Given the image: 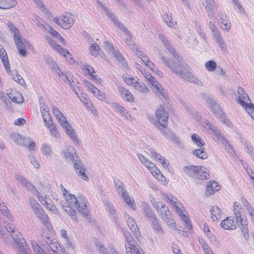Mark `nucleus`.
I'll return each mask as SVG.
<instances>
[{
	"label": "nucleus",
	"mask_w": 254,
	"mask_h": 254,
	"mask_svg": "<svg viewBox=\"0 0 254 254\" xmlns=\"http://www.w3.org/2000/svg\"><path fill=\"white\" fill-rule=\"evenodd\" d=\"M234 211L236 217V221L238 223V225L240 224V227L242 232L243 233L244 237L246 239H247L249 236L248 233V227L246 220L244 219L241 217L243 209L240 206L239 203L237 202H235L234 203Z\"/></svg>",
	"instance_id": "7"
},
{
	"label": "nucleus",
	"mask_w": 254,
	"mask_h": 254,
	"mask_svg": "<svg viewBox=\"0 0 254 254\" xmlns=\"http://www.w3.org/2000/svg\"><path fill=\"white\" fill-rule=\"evenodd\" d=\"M198 166H185L184 169V172L189 177L192 178L197 179V173L198 171Z\"/></svg>",
	"instance_id": "27"
},
{
	"label": "nucleus",
	"mask_w": 254,
	"mask_h": 254,
	"mask_svg": "<svg viewBox=\"0 0 254 254\" xmlns=\"http://www.w3.org/2000/svg\"><path fill=\"white\" fill-rule=\"evenodd\" d=\"M17 246L15 247L16 254H31V250L28 248L26 241L19 234L15 236H12Z\"/></svg>",
	"instance_id": "9"
},
{
	"label": "nucleus",
	"mask_w": 254,
	"mask_h": 254,
	"mask_svg": "<svg viewBox=\"0 0 254 254\" xmlns=\"http://www.w3.org/2000/svg\"><path fill=\"white\" fill-rule=\"evenodd\" d=\"M7 95L13 102L20 104L24 101L22 95L19 92H10L7 93Z\"/></svg>",
	"instance_id": "33"
},
{
	"label": "nucleus",
	"mask_w": 254,
	"mask_h": 254,
	"mask_svg": "<svg viewBox=\"0 0 254 254\" xmlns=\"http://www.w3.org/2000/svg\"><path fill=\"white\" fill-rule=\"evenodd\" d=\"M217 64L215 61L211 60L205 63V68L210 72H213L216 69Z\"/></svg>",
	"instance_id": "56"
},
{
	"label": "nucleus",
	"mask_w": 254,
	"mask_h": 254,
	"mask_svg": "<svg viewBox=\"0 0 254 254\" xmlns=\"http://www.w3.org/2000/svg\"><path fill=\"white\" fill-rule=\"evenodd\" d=\"M237 222H235L231 217H227V218L222 220L221 222V227L225 230H234L237 227Z\"/></svg>",
	"instance_id": "24"
},
{
	"label": "nucleus",
	"mask_w": 254,
	"mask_h": 254,
	"mask_svg": "<svg viewBox=\"0 0 254 254\" xmlns=\"http://www.w3.org/2000/svg\"><path fill=\"white\" fill-rule=\"evenodd\" d=\"M152 204L159 216L165 222L167 226L171 228L175 227V220L173 218L172 214L169 207L165 203L159 201L154 200L152 202Z\"/></svg>",
	"instance_id": "4"
},
{
	"label": "nucleus",
	"mask_w": 254,
	"mask_h": 254,
	"mask_svg": "<svg viewBox=\"0 0 254 254\" xmlns=\"http://www.w3.org/2000/svg\"><path fill=\"white\" fill-rule=\"evenodd\" d=\"M64 132L70 139L75 144L79 143L78 135L74 127L66 120L64 117Z\"/></svg>",
	"instance_id": "12"
},
{
	"label": "nucleus",
	"mask_w": 254,
	"mask_h": 254,
	"mask_svg": "<svg viewBox=\"0 0 254 254\" xmlns=\"http://www.w3.org/2000/svg\"><path fill=\"white\" fill-rule=\"evenodd\" d=\"M42 115L46 127H49V126H50L52 124H53L51 116L49 114V112L43 114Z\"/></svg>",
	"instance_id": "60"
},
{
	"label": "nucleus",
	"mask_w": 254,
	"mask_h": 254,
	"mask_svg": "<svg viewBox=\"0 0 254 254\" xmlns=\"http://www.w3.org/2000/svg\"><path fill=\"white\" fill-rule=\"evenodd\" d=\"M114 183L115 184L117 192L119 194H120L126 190L125 185L120 180L117 179H114Z\"/></svg>",
	"instance_id": "45"
},
{
	"label": "nucleus",
	"mask_w": 254,
	"mask_h": 254,
	"mask_svg": "<svg viewBox=\"0 0 254 254\" xmlns=\"http://www.w3.org/2000/svg\"><path fill=\"white\" fill-rule=\"evenodd\" d=\"M13 39L19 54L22 57H26L27 51L26 50V48L28 44L26 42L24 39L21 38L20 35L13 37Z\"/></svg>",
	"instance_id": "16"
},
{
	"label": "nucleus",
	"mask_w": 254,
	"mask_h": 254,
	"mask_svg": "<svg viewBox=\"0 0 254 254\" xmlns=\"http://www.w3.org/2000/svg\"><path fill=\"white\" fill-rule=\"evenodd\" d=\"M125 218L130 230L133 233L134 236L137 238L140 236L139 228L134 220V219L130 217L128 214H125Z\"/></svg>",
	"instance_id": "19"
},
{
	"label": "nucleus",
	"mask_w": 254,
	"mask_h": 254,
	"mask_svg": "<svg viewBox=\"0 0 254 254\" xmlns=\"http://www.w3.org/2000/svg\"><path fill=\"white\" fill-rule=\"evenodd\" d=\"M81 68L85 74H88L90 76L94 77L93 73L95 72L93 68L87 64H83Z\"/></svg>",
	"instance_id": "54"
},
{
	"label": "nucleus",
	"mask_w": 254,
	"mask_h": 254,
	"mask_svg": "<svg viewBox=\"0 0 254 254\" xmlns=\"http://www.w3.org/2000/svg\"><path fill=\"white\" fill-rule=\"evenodd\" d=\"M141 210L144 214V217L148 222L152 221L153 220L157 218L153 211L151 209L149 204L143 201L141 204Z\"/></svg>",
	"instance_id": "18"
},
{
	"label": "nucleus",
	"mask_w": 254,
	"mask_h": 254,
	"mask_svg": "<svg viewBox=\"0 0 254 254\" xmlns=\"http://www.w3.org/2000/svg\"><path fill=\"white\" fill-rule=\"evenodd\" d=\"M220 187L217 185V183L215 181L209 182L206 187L205 194L209 196L213 194L215 191L219 190Z\"/></svg>",
	"instance_id": "25"
},
{
	"label": "nucleus",
	"mask_w": 254,
	"mask_h": 254,
	"mask_svg": "<svg viewBox=\"0 0 254 254\" xmlns=\"http://www.w3.org/2000/svg\"><path fill=\"white\" fill-rule=\"evenodd\" d=\"M67 153H64V157L68 160L73 163V166L75 171L80 177L84 180L88 181L89 178L85 173L84 169L82 167V162L80 160L78 156L75 153V150L73 147H68L66 148Z\"/></svg>",
	"instance_id": "5"
},
{
	"label": "nucleus",
	"mask_w": 254,
	"mask_h": 254,
	"mask_svg": "<svg viewBox=\"0 0 254 254\" xmlns=\"http://www.w3.org/2000/svg\"><path fill=\"white\" fill-rule=\"evenodd\" d=\"M0 57L2 62L3 65L7 72H9L10 65L8 61L7 55L5 50L3 48L0 49Z\"/></svg>",
	"instance_id": "29"
},
{
	"label": "nucleus",
	"mask_w": 254,
	"mask_h": 254,
	"mask_svg": "<svg viewBox=\"0 0 254 254\" xmlns=\"http://www.w3.org/2000/svg\"><path fill=\"white\" fill-rule=\"evenodd\" d=\"M53 113L61 126H64V117L62 113L57 107H53Z\"/></svg>",
	"instance_id": "46"
},
{
	"label": "nucleus",
	"mask_w": 254,
	"mask_h": 254,
	"mask_svg": "<svg viewBox=\"0 0 254 254\" xmlns=\"http://www.w3.org/2000/svg\"><path fill=\"white\" fill-rule=\"evenodd\" d=\"M202 125L206 129H207V130L209 131V133H211L214 135V139L216 142H218L221 139L224 140L219 130L208 121L206 120L203 121L202 122Z\"/></svg>",
	"instance_id": "11"
},
{
	"label": "nucleus",
	"mask_w": 254,
	"mask_h": 254,
	"mask_svg": "<svg viewBox=\"0 0 254 254\" xmlns=\"http://www.w3.org/2000/svg\"><path fill=\"white\" fill-rule=\"evenodd\" d=\"M84 83L87 89L93 93L95 96L101 100L105 99V94L97 89L94 85L87 81H86Z\"/></svg>",
	"instance_id": "20"
},
{
	"label": "nucleus",
	"mask_w": 254,
	"mask_h": 254,
	"mask_svg": "<svg viewBox=\"0 0 254 254\" xmlns=\"http://www.w3.org/2000/svg\"><path fill=\"white\" fill-rule=\"evenodd\" d=\"M163 20L170 27H174L176 24V22L173 20L172 16L168 14L163 16Z\"/></svg>",
	"instance_id": "59"
},
{
	"label": "nucleus",
	"mask_w": 254,
	"mask_h": 254,
	"mask_svg": "<svg viewBox=\"0 0 254 254\" xmlns=\"http://www.w3.org/2000/svg\"><path fill=\"white\" fill-rule=\"evenodd\" d=\"M11 139L16 144L19 145H27L25 142L27 138H23V136L17 133H12L10 135Z\"/></svg>",
	"instance_id": "32"
},
{
	"label": "nucleus",
	"mask_w": 254,
	"mask_h": 254,
	"mask_svg": "<svg viewBox=\"0 0 254 254\" xmlns=\"http://www.w3.org/2000/svg\"><path fill=\"white\" fill-rule=\"evenodd\" d=\"M48 249H50L56 254H61V252H62V249L57 241H55L54 243L50 245Z\"/></svg>",
	"instance_id": "47"
},
{
	"label": "nucleus",
	"mask_w": 254,
	"mask_h": 254,
	"mask_svg": "<svg viewBox=\"0 0 254 254\" xmlns=\"http://www.w3.org/2000/svg\"><path fill=\"white\" fill-rule=\"evenodd\" d=\"M32 211L40 222L50 231V229L52 228L51 224L49 222L48 216L45 213L41 206L32 210Z\"/></svg>",
	"instance_id": "13"
},
{
	"label": "nucleus",
	"mask_w": 254,
	"mask_h": 254,
	"mask_svg": "<svg viewBox=\"0 0 254 254\" xmlns=\"http://www.w3.org/2000/svg\"><path fill=\"white\" fill-rule=\"evenodd\" d=\"M169 114L162 105L159 106L155 111V122L154 125L162 131L166 129Z\"/></svg>",
	"instance_id": "6"
},
{
	"label": "nucleus",
	"mask_w": 254,
	"mask_h": 254,
	"mask_svg": "<svg viewBox=\"0 0 254 254\" xmlns=\"http://www.w3.org/2000/svg\"><path fill=\"white\" fill-rule=\"evenodd\" d=\"M200 148L195 149L193 151V154L196 157L202 159H205L208 157V154L206 152L204 149L202 147Z\"/></svg>",
	"instance_id": "44"
},
{
	"label": "nucleus",
	"mask_w": 254,
	"mask_h": 254,
	"mask_svg": "<svg viewBox=\"0 0 254 254\" xmlns=\"http://www.w3.org/2000/svg\"><path fill=\"white\" fill-rule=\"evenodd\" d=\"M16 179L19 182V183L23 185L26 188L31 191H33V189H34V186L32 185L30 182H29L27 179L19 175H16Z\"/></svg>",
	"instance_id": "37"
},
{
	"label": "nucleus",
	"mask_w": 254,
	"mask_h": 254,
	"mask_svg": "<svg viewBox=\"0 0 254 254\" xmlns=\"http://www.w3.org/2000/svg\"><path fill=\"white\" fill-rule=\"evenodd\" d=\"M210 212L213 221H218L221 219V210L218 206H211Z\"/></svg>",
	"instance_id": "30"
},
{
	"label": "nucleus",
	"mask_w": 254,
	"mask_h": 254,
	"mask_svg": "<svg viewBox=\"0 0 254 254\" xmlns=\"http://www.w3.org/2000/svg\"><path fill=\"white\" fill-rule=\"evenodd\" d=\"M167 200H168L171 205L179 214H182L184 207L180 201L173 194H168L164 195Z\"/></svg>",
	"instance_id": "17"
},
{
	"label": "nucleus",
	"mask_w": 254,
	"mask_h": 254,
	"mask_svg": "<svg viewBox=\"0 0 254 254\" xmlns=\"http://www.w3.org/2000/svg\"><path fill=\"white\" fill-rule=\"evenodd\" d=\"M132 50L135 51V54L138 57H141V60L144 64L149 61L150 60L147 56L142 51L141 49L138 47L137 45H133Z\"/></svg>",
	"instance_id": "38"
},
{
	"label": "nucleus",
	"mask_w": 254,
	"mask_h": 254,
	"mask_svg": "<svg viewBox=\"0 0 254 254\" xmlns=\"http://www.w3.org/2000/svg\"><path fill=\"white\" fill-rule=\"evenodd\" d=\"M64 76L67 81V83L69 87L73 90L75 93L78 96L80 100L84 104H85L89 99L86 96L85 94L83 93H80L79 95L78 94L76 89V84L78 83V80L74 77L73 74L70 72H67L64 73Z\"/></svg>",
	"instance_id": "8"
},
{
	"label": "nucleus",
	"mask_w": 254,
	"mask_h": 254,
	"mask_svg": "<svg viewBox=\"0 0 254 254\" xmlns=\"http://www.w3.org/2000/svg\"><path fill=\"white\" fill-rule=\"evenodd\" d=\"M159 38L166 48L175 58V59H168L165 57H162L161 61L163 64L184 81H188L199 86L202 85V82L192 74L190 66L180 59L174 48L164 36L159 35Z\"/></svg>",
	"instance_id": "1"
},
{
	"label": "nucleus",
	"mask_w": 254,
	"mask_h": 254,
	"mask_svg": "<svg viewBox=\"0 0 254 254\" xmlns=\"http://www.w3.org/2000/svg\"><path fill=\"white\" fill-rule=\"evenodd\" d=\"M191 139L198 147H202L205 144L204 141L199 135L196 134H192Z\"/></svg>",
	"instance_id": "49"
},
{
	"label": "nucleus",
	"mask_w": 254,
	"mask_h": 254,
	"mask_svg": "<svg viewBox=\"0 0 254 254\" xmlns=\"http://www.w3.org/2000/svg\"><path fill=\"white\" fill-rule=\"evenodd\" d=\"M7 25L10 31L13 33V37H15L19 35V32L18 29L16 27H15V26L13 24V23L11 21H7Z\"/></svg>",
	"instance_id": "63"
},
{
	"label": "nucleus",
	"mask_w": 254,
	"mask_h": 254,
	"mask_svg": "<svg viewBox=\"0 0 254 254\" xmlns=\"http://www.w3.org/2000/svg\"><path fill=\"white\" fill-rule=\"evenodd\" d=\"M112 107L116 112L121 114V116H124L126 119L128 120H130V114L124 107L117 103H113L112 104Z\"/></svg>",
	"instance_id": "22"
},
{
	"label": "nucleus",
	"mask_w": 254,
	"mask_h": 254,
	"mask_svg": "<svg viewBox=\"0 0 254 254\" xmlns=\"http://www.w3.org/2000/svg\"><path fill=\"white\" fill-rule=\"evenodd\" d=\"M41 150L43 154L45 156L49 155L52 153L50 145L46 143L42 145Z\"/></svg>",
	"instance_id": "62"
},
{
	"label": "nucleus",
	"mask_w": 254,
	"mask_h": 254,
	"mask_svg": "<svg viewBox=\"0 0 254 254\" xmlns=\"http://www.w3.org/2000/svg\"><path fill=\"white\" fill-rule=\"evenodd\" d=\"M98 3L101 8L103 9L106 13V15L110 18L114 23L118 26V27L121 29L124 32L127 33V29L126 27L121 23L116 18L114 14L108 8L106 7L104 4H102L100 1H98Z\"/></svg>",
	"instance_id": "15"
},
{
	"label": "nucleus",
	"mask_w": 254,
	"mask_h": 254,
	"mask_svg": "<svg viewBox=\"0 0 254 254\" xmlns=\"http://www.w3.org/2000/svg\"><path fill=\"white\" fill-rule=\"evenodd\" d=\"M31 246L34 252L36 254H46V253L41 249V247L35 242H31Z\"/></svg>",
	"instance_id": "61"
},
{
	"label": "nucleus",
	"mask_w": 254,
	"mask_h": 254,
	"mask_svg": "<svg viewBox=\"0 0 254 254\" xmlns=\"http://www.w3.org/2000/svg\"><path fill=\"white\" fill-rule=\"evenodd\" d=\"M0 211L1 213L9 220L12 219V216L10 213L7 207L4 205V203L0 199Z\"/></svg>",
	"instance_id": "41"
},
{
	"label": "nucleus",
	"mask_w": 254,
	"mask_h": 254,
	"mask_svg": "<svg viewBox=\"0 0 254 254\" xmlns=\"http://www.w3.org/2000/svg\"><path fill=\"white\" fill-rule=\"evenodd\" d=\"M11 75L13 80H15L17 83L20 84L21 85H23V84L25 83L24 79L19 75L18 71L16 70H12Z\"/></svg>",
	"instance_id": "53"
},
{
	"label": "nucleus",
	"mask_w": 254,
	"mask_h": 254,
	"mask_svg": "<svg viewBox=\"0 0 254 254\" xmlns=\"http://www.w3.org/2000/svg\"><path fill=\"white\" fill-rule=\"evenodd\" d=\"M213 2V0H202V3L205 10L209 14L213 13V8L212 4Z\"/></svg>",
	"instance_id": "48"
},
{
	"label": "nucleus",
	"mask_w": 254,
	"mask_h": 254,
	"mask_svg": "<svg viewBox=\"0 0 254 254\" xmlns=\"http://www.w3.org/2000/svg\"><path fill=\"white\" fill-rule=\"evenodd\" d=\"M64 245H66L68 252L74 251L75 248L74 240L72 238L67 236L65 231H64Z\"/></svg>",
	"instance_id": "35"
},
{
	"label": "nucleus",
	"mask_w": 254,
	"mask_h": 254,
	"mask_svg": "<svg viewBox=\"0 0 254 254\" xmlns=\"http://www.w3.org/2000/svg\"><path fill=\"white\" fill-rule=\"evenodd\" d=\"M133 87L138 91L143 93H146L148 90L145 84L142 82H138L136 81L135 82H134Z\"/></svg>",
	"instance_id": "50"
},
{
	"label": "nucleus",
	"mask_w": 254,
	"mask_h": 254,
	"mask_svg": "<svg viewBox=\"0 0 254 254\" xmlns=\"http://www.w3.org/2000/svg\"><path fill=\"white\" fill-rule=\"evenodd\" d=\"M149 223L151 224L152 228L154 231L158 233H163V229L161 225L159 223L157 218L153 220L152 221L149 222Z\"/></svg>",
	"instance_id": "43"
},
{
	"label": "nucleus",
	"mask_w": 254,
	"mask_h": 254,
	"mask_svg": "<svg viewBox=\"0 0 254 254\" xmlns=\"http://www.w3.org/2000/svg\"><path fill=\"white\" fill-rule=\"evenodd\" d=\"M238 101L246 110L251 103L250 99L243 88L239 87L238 88Z\"/></svg>",
	"instance_id": "14"
},
{
	"label": "nucleus",
	"mask_w": 254,
	"mask_h": 254,
	"mask_svg": "<svg viewBox=\"0 0 254 254\" xmlns=\"http://www.w3.org/2000/svg\"><path fill=\"white\" fill-rule=\"evenodd\" d=\"M210 106L211 111L216 116H220L223 114L220 106L212 98H208L207 101Z\"/></svg>",
	"instance_id": "23"
},
{
	"label": "nucleus",
	"mask_w": 254,
	"mask_h": 254,
	"mask_svg": "<svg viewBox=\"0 0 254 254\" xmlns=\"http://www.w3.org/2000/svg\"><path fill=\"white\" fill-rule=\"evenodd\" d=\"M124 200L131 209L133 210H136V206L134 199L131 198L129 195L127 196V197L125 198Z\"/></svg>",
	"instance_id": "58"
},
{
	"label": "nucleus",
	"mask_w": 254,
	"mask_h": 254,
	"mask_svg": "<svg viewBox=\"0 0 254 254\" xmlns=\"http://www.w3.org/2000/svg\"><path fill=\"white\" fill-rule=\"evenodd\" d=\"M137 157L141 162L150 170L152 174L154 175L153 172H154V169L155 168V164L141 154H137Z\"/></svg>",
	"instance_id": "28"
},
{
	"label": "nucleus",
	"mask_w": 254,
	"mask_h": 254,
	"mask_svg": "<svg viewBox=\"0 0 254 254\" xmlns=\"http://www.w3.org/2000/svg\"><path fill=\"white\" fill-rule=\"evenodd\" d=\"M161 133L166 138L174 141L176 143L179 144L180 143V139L167 129H162Z\"/></svg>",
	"instance_id": "40"
},
{
	"label": "nucleus",
	"mask_w": 254,
	"mask_h": 254,
	"mask_svg": "<svg viewBox=\"0 0 254 254\" xmlns=\"http://www.w3.org/2000/svg\"><path fill=\"white\" fill-rule=\"evenodd\" d=\"M104 45L106 50L111 53L112 54L115 52V51L118 49L117 48H115L114 47L113 44L108 41H105L104 42Z\"/></svg>",
	"instance_id": "64"
},
{
	"label": "nucleus",
	"mask_w": 254,
	"mask_h": 254,
	"mask_svg": "<svg viewBox=\"0 0 254 254\" xmlns=\"http://www.w3.org/2000/svg\"><path fill=\"white\" fill-rule=\"evenodd\" d=\"M217 20L219 24H223L224 27H221L223 30L229 31L231 28V22L227 18V15L222 12L219 11L218 13Z\"/></svg>",
	"instance_id": "21"
},
{
	"label": "nucleus",
	"mask_w": 254,
	"mask_h": 254,
	"mask_svg": "<svg viewBox=\"0 0 254 254\" xmlns=\"http://www.w3.org/2000/svg\"><path fill=\"white\" fill-rule=\"evenodd\" d=\"M97 251L100 254H108L106 248L99 241H96L95 243Z\"/></svg>",
	"instance_id": "57"
},
{
	"label": "nucleus",
	"mask_w": 254,
	"mask_h": 254,
	"mask_svg": "<svg viewBox=\"0 0 254 254\" xmlns=\"http://www.w3.org/2000/svg\"><path fill=\"white\" fill-rule=\"evenodd\" d=\"M16 3L15 0H0V8L8 9L14 6Z\"/></svg>",
	"instance_id": "39"
},
{
	"label": "nucleus",
	"mask_w": 254,
	"mask_h": 254,
	"mask_svg": "<svg viewBox=\"0 0 254 254\" xmlns=\"http://www.w3.org/2000/svg\"><path fill=\"white\" fill-rule=\"evenodd\" d=\"M88 202L83 196L79 197V200L73 194L69 193L64 189V211L73 220H76L75 209L84 216H88L89 210Z\"/></svg>",
	"instance_id": "2"
},
{
	"label": "nucleus",
	"mask_w": 254,
	"mask_h": 254,
	"mask_svg": "<svg viewBox=\"0 0 254 254\" xmlns=\"http://www.w3.org/2000/svg\"><path fill=\"white\" fill-rule=\"evenodd\" d=\"M112 55L118 62H121L124 66L126 67L127 63L125 62V59L118 49L115 51V52L112 54Z\"/></svg>",
	"instance_id": "55"
},
{
	"label": "nucleus",
	"mask_w": 254,
	"mask_h": 254,
	"mask_svg": "<svg viewBox=\"0 0 254 254\" xmlns=\"http://www.w3.org/2000/svg\"><path fill=\"white\" fill-rule=\"evenodd\" d=\"M45 37L53 49L56 50L59 54L62 55L64 51L63 48L60 45L55 44V42L50 37L46 36Z\"/></svg>",
	"instance_id": "42"
},
{
	"label": "nucleus",
	"mask_w": 254,
	"mask_h": 254,
	"mask_svg": "<svg viewBox=\"0 0 254 254\" xmlns=\"http://www.w3.org/2000/svg\"><path fill=\"white\" fill-rule=\"evenodd\" d=\"M50 185L46 184H40L38 187L39 190L35 189H33V191H31L33 194L37 195L39 200L41 203L45 206L47 209L53 212L54 213H57L58 210L55 205L52 204L51 200L47 197V195L49 193L50 190Z\"/></svg>",
	"instance_id": "3"
},
{
	"label": "nucleus",
	"mask_w": 254,
	"mask_h": 254,
	"mask_svg": "<svg viewBox=\"0 0 254 254\" xmlns=\"http://www.w3.org/2000/svg\"><path fill=\"white\" fill-rule=\"evenodd\" d=\"M198 171L197 173V179L199 180L207 179L209 177V173L208 170L203 167L199 166Z\"/></svg>",
	"instance_id": "34"
},
{
	"label": "nucleus",
	"mask_w": 254,
	"mask_h": 254,
	"mask_svg": "<svg viewBox=\"0 0 254 254\" xmlns=\"http://www.w3.org/2000/svg\"><path fill=\"white\" fill-rule=\"evenodd\" d=\"M127 244L126 250L127 254H141L142 250L137 243L133 241L132 236L130 235L125 238Z\"/></svg>",
	"instance_id": "10"
},
{
	"label": "nucleus",
	"mask_w": 254,
	"mask_h": 254,
	"mask_svg": "<svg viewBox=\"0 0 254 254\" xmlns=\"http://www.w3.org/2000/svg\"><path fill=\"white\" fill-rule=\"evenodd\" d=\"M43 27L45 28V29L49 32V33L52 35L53 37L57 38V39L60 40L61 41H63V37L61 36V35L58 33L57 31L53 29L51 26L48 25L46 24L45 26H43Z\"/></svg>",
	"instance_id": "51"
},
{
	"label": "nucleus",
	"mask_w": 254,
	"mask_h": 254,
	"mask_svg": "<svg viewBox=\"0 0 254 254\" xmlns=\"http://www.w3.org/2000/svg\"><path fill=\"white\" fill-rule=\"evenodd\" d=\"M150 152L153 157L155 158L157 161L161 163L164 168L168 169L166 158L161 155L157 154L153 149H151Z\"/></svg>",
	"instance_id": "36"
},
{
	"label": "nucleus",
	"mask_w": 254,
	"mask_h": 254,
	"mask_svg": "<svg viewBox=\"0 0 254 254\" xmlns=\"http://www.w3.org/2000/svg\"><path fill=\"white\" fill-rule=\"evenodd\" d=\"M118 90L122 97L126 99L127 101L132 102L133 101V97L130 92L122 86L118 87Z\"/></svg>",
	"instance_id": "31"
},
{
	"label": "nucleus",
	"mask_w": 254,
	"mask_h": 254,
	"mask_svg": "<svg viewBox=\"0 0 254 254\" xmlns=\"http://www.w3.org/2000/svg\"><path fill=\"white\" fill-rule=\"evenodd\" d=\"M5 227L6 228V231L10 234V238L13 239V238L12 236H15L16 235H20V233L18 232H15V227L11 223H8L6 224Z\"/></svg>",
	"instance_id": "52"
},
{
	"label": "nucleus",
	"mask_w": 254,
	"mask_h": 254,
	"mask_svg": "<svg viewBox=\"0 0 254 254\" xmlns=\"http://www.w3.org/2000/svg\"><path fill=\"white\" fill-rule=\"evenodd\" d=\"M76 20V16L69 12L64 13V29L70 28Z\"/></svg>",
	"instance_id": "26"
}]
</instances>
